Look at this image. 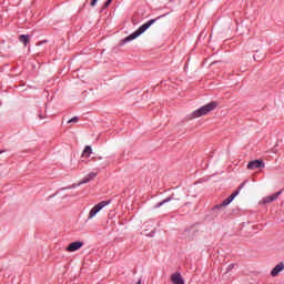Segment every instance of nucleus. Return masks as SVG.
Wrapping results in <instances>:
<instances>
[{"label":"nucleus","instance_id":"1","mask_svg":"<svg viewBox=\"0 0 284 284\" xmlns=\"http://www.w3.org/2000/svg\"><path fill=\"white\" fill-rule=\"evenodd\" d=\"M154 23H156V19H151L148 22H145L144 24H142L135 32L131 33L130 36H128L126 38H124L122 40L123 43H129V41H134V39H138V37H141V34H143V32H145L146 30H149V28L151 26H154Z\"/></svg>","mask_w":284,"mask_h":284},{"label":"nucleus","instance_id":"2","mask_svg":"<svg viewBox=\"0 0 284 284\" xmlns=\"http://www.w3.org/2000/svg\"><path fill=\"white\" fill-rule=\"evenodd\" d=\"M217 105L219 104L216 102H211L209 104H205L204 106L195 110L192 113V119H199L201 116H205V114H210V112H212L213 110H216Z\"/></svg>","mask_w":284,"mask_h":284},{"label":"nucleus","instance_id":"3","mask_svg":"<svg viewBox=\"0 0 284 284\" xmlns=\"http://www.w3.org/2000/svg\"><path fill=\"white\" fill-rule=\"evenodd\" d=\"M108 205H110V201H102L98 204H95L89 212L88 214V220L92 221V219H94V216H97V214H99V212H101V210H103V207H108Z\"/></svg>","mask_w":284,"mask_h":284},{"label":"nucleus","instance_id":"4","mask_svg":"<svg viewBox=\"0 0 284 284\" xmlns=\"http://www.w3.org/2000/svg\"><path fill=\"white\" fill-rule=\"evenodd\" d=\"M243 185H245V183L241 184V186L236 191H234L227 199H225L222 202V204H220L215 207L219 209V207H225V206L230 205L234 201V199H236V196H239V194H241V189L243 187Z\"/></svg>","mask_w":284,"mask_h":284},{"label":"nucleus","instance_id":"5","mask_svg":"<svg viewBox=\"0 0 284 284\" xmlns=\"http://www.w3.org/2000/svg\"><path fill=\"white\" fill-rule=\"evenodd\" d=\"M98 173H89L83 180L79 182V184H73L72 186H67L64 190H72V187H79V185H84L85 183H90V181H94L97 179Z\"/></svg>","mask_w":284,"mask_h":284},{"label":"nucleus","instance_id":"6","mask_svg":"<svg viewBox=\"0 0 284 284\" xmlns=\"http://www.w3.org/2000/svg\"><path fill=\"white\" fill-rule=\"evenodd\" d=\"M258 168H265V162L262 160H254L247 164V170H258Z\"/></svg>","mask_w":284,"mask_h":284},{"label":"nucleus","instance_id":"7","mask_svg":"<svg viewBox=\"0 0 284 284\" xmlns=\"http://www.w3.org/2000/svg\"><path fill=\"white\" fill-rule=\"evenodd\" d=\"M81 247H83V242L78 241V242L70 243L65 250L67 252H79Z\"/></svg>","mask_w":284,"mask_h":284},{"label":"nucleus","instance_id":"8","mask_svg":"<svg viewBox=\"0 0 284 284\" xmlns=\"http://www.w3.org/2000/svg\"><path fill=\"white\" fill-rule=\"evenodd\" d=\"M171 281L173 284H185V281L183 280V276H181V273L176 272L171 275Z\"/></svg>","mask_w":284,"mask_h":284},{"label":"nucleus","instance_id":"9","mask_svg":"<svg viewBox=\"0 0 284 284\" xmlns=\"http://www.w3.org/2000/svg\"><path fill=\"white\" fill-rule=\"evenodd\" d=\"M283 193V191L276 192L273 195H268L266 197L263 199V203L267 204V203H272L273 201H276V199H278V196H281V194Z\"/></svg>","mask_w":284,"mask_h":284},{"label":"nucleus","instance_id":"10","mask_svg":"<svg viewBox=\"0 0 284 284\" xmlns=\"http://www.w3.org/2000/svg\"><path fill=\"white\" fill-rule=\"evenodd\" d=\"M283 270H284V264H283V262H281L271 271V275L278 276V274H281V272H283Z\"/></svg>","mask_w":284,"mask_h":284},{"label":"nucleus","instance_id":"11","mask_svg":"<svg viewBox=\"0 0 284 284\" xmlns=\"http://www.w3.org/2000/svg\"><path fill=\"white\" fill-rule=\"evenodd\" d=\"M170 201H181V199L172 194L170 197H166L165 200L156 204L154 207H161L162 205H165V203H170Z\"/></svg>","mask_w":284,"mask_h":284},{"label":"nucleus","instance_id":"12","mask_svg":"<svg viewBox=\"0 0 284 284\" xmlns=\"http://www.w3.org/2000/svg\"><path fill=\"white\" fill-rule=\"evenodd\" d=\"M19 41H20V43H23V45H28V43H30V36L21 34L19 37Z\"/></svg>","mask_w":284,"mask_h":284},{"label":"nucleus","instance_id":"13","mask_svg":"<svg viewBox=\"0 0 284 284\" xmlns=\"http://www.w3.org/2000/svg\"><path fill=\"white\" fill-rule=\"evenodd\" d=\"M90 154H92V148L85 146L83 150L82 156H85L88 159V156H90Z\"/></svg>","mask_w":284,"mask_h":284},{"label":"nucleus","instance_id":"14","mask_svg":"<svg viewBox=\"0 0 284 284\" xmlns=\"http://www.w3.org/2000/svg\"><path fill=\"white\" fill-rule=\"evenodd\" d=\"M68 123H79V118L74 116L68 121Z\"/></svg>","mask_w":284,"mask_h":284},{"label":"nucleus","instance_id":"15","mask_svg":"<svg viewBox=\"0 0 284 284\" xmlns=\"http://www.w3.org/2000/svg\"><path fill=\"white\" fill-rule=\"evenodd\" d=\"M98 2H99V0H92L90 3L91 8H94V6H97Z\"/></svg>","mask_w":284,"mask_h":284},{"label":"nucleus","instance_id":"16","mask_svg":"<svg viewBox=\"0 0 284 284\" xmlns=\"http://www.w3.org/2000/svg\"><path fill=\"white\" fill-rule=\"evenodd\" d=\"M110 3H112V0H108V1L104 3V8H109V7H110Z\"/></svg>","mask_w":284,"mask_h":284},{"label":"nucleus","instance_id":"17","mask_svg":"<svg viewBox=\"0 0 284 284\" xmlns=\"http://www.w3.org/2000/svg\"><path fill=\"white\" fill-rule=\"evenodd\" d=\"M0 154H3V151H0Z\"/></svg>","mask_w":284,"mask_h":284}]
</instances>
